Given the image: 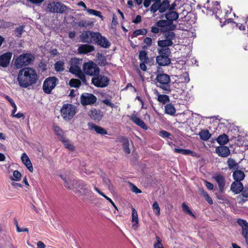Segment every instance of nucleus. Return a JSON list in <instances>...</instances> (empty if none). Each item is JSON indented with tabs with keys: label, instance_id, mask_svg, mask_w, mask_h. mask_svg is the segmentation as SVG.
<instances>
[{
	"label": "nucleus",
	"instance_id": "61",
	"mask_svg": "<svg viewBox=\"0 0 248 248\" xmlns=\"http://www.w3.org/2000/svg\"><path fill=\"white\" fill-rule=\"evenodd\" d=\"M91 23L89 21H81L78 22V26L79 27H86L90 25Z\"/></svg>",
	"mask_w": 248,
	"mask_h": 248
},
{
	"label": "nucleus",
	"instance_id": "36",
	"mask_svg": "<svg viewBox=\"0 0 248 248\" xmlns=\"http://www.w3.org/2000/svg\"><path fill=\"white\" fill-rule=\"evenodd\" d=\"M166 113L170 115H174L176 112V110L174 106L171 104H168L165 107Z\"/></svg>",
	"mask_w": 248,
	"mask_h": 248
},
{
	"label": "nucleus",
	"instance_id": "35",
	"mask_svg": "<svg viewBox=\"0 0 248 248\" xmlns=\"http://www.w3.org/2000/svg\"><path fill=\"white\" fill-rule=\"evenodd\" d=\"M174 151L175 153L181 154L184 155H191L192 156H194L195 154V153L193 152L188 149L174 148Z\"/></svg>",
	"mask_w": 248,
	"mask_h": 248
},
{
	"label": "nucleus",
	"instance_id": "59",
	"mask_svg": "<svg viewBox=\"0 0 248 248\" xmlns=\"http://www.w3.org/2000/svg\"><path fill=\"white\" fill-rule=\"evenodd\" d=\"M102 102L108 106L111 107V108H116L117 106H115L114 104L111 102L109 99H105L102 101Z\"/></svg>",
	"mask_w": 248,
	"mask_h": 248
},
{
	"label": "nucleus",
	"instance_id": "8",
	"mask_svg": "<svg viewBox=\"0 0 248 248\" xmlns=\"http://www.w3.org/2000/svg\"><path fill=\"white\" fill-rule=\"evenodd\" d=\"M83 70L85 74L94 77L100 73L98 66L92 61L85 63L83 66Z\"/></svg>",
	"mask_w": 248,
	"mask_h": 248
},
{
	"label": "nucleus",
	"instance_id": "48",
	"mask_svg": "<svg viewBox=\"0 0 248 248\" xmlns=\"http://www.w3.org/2000/svg\"><path fill=\"white\" fill-rule=\"evenodd\" d=\"M147 33V31L145 29H141L135 30L133 34L132 37H137L140 35H146Z\"/></svg>",
	"mask_w": 248,
	"mask_h": 248
},
{
	"label": "nucleus",
	"instance_id": "50",
	"mask_svg": "<svg viewBox=\"0 0 248 248\" xmlns=\"http://www.w3.org/2000/svg\"><path fill=\"white\" fill-rule=\"evenodd\" d=\"M169 21L167 20H160L157 21L156 23V25L158 27H165L166 28L167 25H169Z\"/></svg>",
	"mask_w": 248,
	"mask_h": 248
},
{
	"label": "nucleus",
	"instance_id": "43",
	"mask_svg": "<svg viewBox=\"0 0 248 248\" xmlns=\"http://www.w3.org/2000/svg\"><path fill=\"white\" fill-rule=\"evenodd\" d=\"M139 59L143 62H147L149 59L147 57V54L146 51L142 50L139 53Z\"/></svg>",
	"mask_w": 248,
	"mask_h": 248
},
{
	"label": "nucleus",
	"instance_id": "33",
	"mask_svg": "<svg viewBox=\"0 0 248 248\" xmlns=\"http://www.w3.org/2000/svg\"><path fill=\"white\" fill-rule=\"evenodd\" d=\"M162 31L163 36L166 39L172 41V40L175 38V34L173 31H169L164 29Z\"/></svg>",
	"mask_w": 248,
	"mask_h": 248
},
{
	"label": "nucleus",
	"instance_id": "13",
	"mask_svg": "<svg viewBox=\"0 0 248 248\" xmlns=\"http://www.w3.org/2000/svg\"><path fill=\"white\" fill-rule=\"evenodd\" d=\"M12 56V53L8 52L0 56V65L3 67H6L9 64Z\"/></svg>",
	"mask_w": 248,
	"mask_h": 248
},
{
	"label": "nucleus",
	"instance_id": "57",
	"mask_svg": "<svg viewBox=\"0 0 248 248\" xmlns=\"http://www.w3.org/2000/svg\"><path fill=\"white\" fill-rule=\"evenodd\" d=\"M160 137L164 138H168L171 139L170 136L171 134L165 130H161L159 132L158 134Z\"/></svg>",
	"mask_w": 248,
	"mask_h": 248
},
{
	"label": "nucleus",
	"instance_id": "22",
	"mask_svg": "<svg viewBox=\"0 0 248 248\" xmlns=\"http://www.w3.org/2000/svg\"><path fill=\"white\" fill-rule=\"evenodd\" d=\"M89 115L91 118L95 121H100L103 117L101 111L96 109L91 110Z\"/></svg>",
	"mask_w": 248,
	"mask_h": 248
},
{
	"label": "nucleus",
	"instance_id": "62",
	"mask_svg": "<svg viewBox=\"0 0 248 248\" xmlns=\"http://www.w3.org/2000/svg\"><path fill=\"white\" fill-rule=\"evenodd\" d=\"M15 31L16 33H17L16 36L20 37L23 31V27L19 26L18 28H16L15 30Z\"/></svg>",
	"mask_w": 248,
	"mask_h": 248
},
{
	"label": "nucleus",
	"instance_id": "42",
	"mask_svg": "<svg viewBox=\"0 0 248 248\" xmlns=\"http://www.w3.org/2000/svg\"><path fill=\"white\" fill-rule=\"evenodd\" d=\"M55 69L57 72H62L64 70V62L58 61L54 64Z\"/></svg>",
	"mask_w": 248,
	"mask_h": 248
},
{
	"label": "nucleus",
	"instance_id": "6",
	"mask_svg": "<svg viewBox=\"0 0 248 248\" xmlns=\"http://www.w3.org/2000/svg\"><path fill=\"white\" fill-rule=\"evenodd\" d=\"M110 80L106 76L102 75H96L92 79V83L96 87L105 88L109 83Z\"/></svg>",
	"mask_w": 248,
	"mask_h": 248
},
{
	"label": "nucleus",
	"instance_id": "46",
	"mask_svg": "<svg viewBox=\"0 0 248 248\" xmlns=\"http://www.w3.org/2000/svg\"><path fill=\"white\" fill-rule=\"evenodd\" d=\"M153 1L154 2L150 7V10L152 13L155 14L157 10L159 11V1L158 0Z\"/></svg>",
	"mask_w": 248,
	"mask_h": 248
},
{
	"label": "nucleus",
	"instance_id": "15",
	"mask_svg": "<svg viewBox=\"0 0 248 248\" xmlns=\"http://www.w3.org/2000/svg\"><path fill=\"white\" fill-rule=\"evenodd\" d=\"M216 152L218 156L226 157L230 154V151L228 147L225 146H219L216 148Z\"/></svg>",
	"mask_w": 248,
	"mask_h": 248
},
{
	"label": "nucleus",
	"instance_id": "25",
	"mask_svg": "<svg viewBox=\"0 0 248 248\" xmlns=\"http://www.w3.org/2000/svg\"><path fill=\"white\" fill-rule=\"evenodd\" d=\"M165 17L170 22L177 20L179 17V14L175 11H170L165 15Z\"/></svg>",
	"mask_w": 248,
	"mask_h": 248
},
{
	"label": "nucleus",
	"instance_id": "10",
	"mask_svg": "<svg viewBox=\"0 0 248 248\" xmlns=\"http://www.w3.org/2000/svg\"><path fill=\"white\" fill-rule=\"evenodd\" d=\"M96 97L90 93H83L80 96V102L83 106L93 104L96 102Z\"/></svg>",
	"mask_w": 248,
	"mask_h": 248
},
{
	"label": "nucleus",
	"instance_id": "17",
	"mask_svg": "<svg viewBox=\"0 0 248 248\" xmlns=\"http://www.w3.org/2000/svg\"><path fill=\"white\" fill-rule=\"evenodd\" d=\"M244 189L243 184L241 182L234 181L231 186V190L235 194H239Z\"/></svg>",
	"mask_w": 248,
	"mask_h": 248
},
{
	"label": "nucleus",
	"instance_id": "9",
	"mask_svg": "<svg viewBox=\"0 0 248 248\" xmlns=\"http://www.w3.org/2000/svg\"><path fill=\"white\" fill-rule=\"evenodd\" d=\"M58 79L55 77L47 78L43 83V89L44 92L47 94L51 93V91L55 87Z\"/></svg>",
	"mask_w": 248,
	"mask_h": 248
},
{
	"label": "nucleus",
	"instance_id": "27",
	"mask_svg": "<svg viewBox=\"0 0 248 248\" xmlns=\"http://www.w3.org/2000/svg\"><path fill=\"white\" fill-rule=\"evenodd\" d=\"M241 193V194L239 195L237 199L240 200L239 203H244L246 202L247 198H248V187L244 188Z\"/></svg>",
	"mask_w": 248,
	"mask_h": 248
},
{
	"label": "nucleus",
	"instance_id": "56",
	"mask_svg": "<svg viewBox=\"0 0 248 248\" xmlns=\"http://www.w3.org/2000/svg\"><path fill=\"white\" fill-rule=\"evenodd\" d=\"M13 177L14 178L11 179L12 180L19 181L21 177V174L18 170H15L13 172Z\"/></svg>",
	"mask_w": 248,
	"mask_h": 248
},
{
	"label": "nucleus",
	"instance_id": "29",
	"mask_svg": "<svg viewBox=\"0 0 248 248\" xmlns=\"http://www.w3.org/2000/svg\"><path fill=\"white\" fill-rule=\"evenodd\" d=\"M96 44L103 48H107L110 46L111 43L105 37L101 36V38L99 39V42Z\"/></svg>",
	"mask_w": 248,
	"mask_h": 248
},
{
	"label": "nucleus",
	"instance_id": "5",
	"mask_svg": "<svg viewBox=\"0 0 248 248\" xmlns=\"http://www.w3.org/2000/svg\"><path fill=\"white\" fill-rule=\"evenodd\" d=\"M47 9L52 13H65L68 7L63 3L58 1H53L48 4Z\"/></svg>",
	"mask_w": 248,
	"mask_h": 248
},
{
	"label": "nucleus",
	"instance_id": "23",
	"mask_svg": "<svg viewBox=\"0 0 248 248\" xmlns=\"http://www.w3.org/2000/svg\"><path fill=\"white\" fill-rule=\"evenodd\" d=\"M232 176L235 181L241 182L244 179L245 174L243 171L237 169L233 171Z\"/></svg>",
	"mask_w": 248,
	"mask_h": 248
},
{
	"label": "nucleus",
	"instance_id": "47",
	"mask_svg": "<svg viewBox=\"0 0 248 248\" xmlns=\"http://www.w3.org/2000/svg\"><path fill=\"white\" fill-rule=\"evenodd\" d=\"M152 208L154 214L156 216H159L160 215V208L157 202H154L152 205Z\"/></svg>",
	"mask_w": 248,
	"mask_h": 248
},
{
	"label": "nucleus",
	"instance_id": "44",
	"mask_svg": "<svg viewBox=\"0 0 248 248\" xmlns=\"http://www.w3.org/2000/svg\"><path fill=\"white\" fill-rule=\"evenodd\" d=\"M159 56H168L169 57L170 54V50L169 48H163L158 50Z\"/></svg>",
	"mask_w": 248,
	"mask_h": 248
},
{
	"label": "nucleus",
	"instance_id": "2",
	"mask_svg": "<svg viewBox=\"0 0 248 248\" xmlns=\"http://www.w3.org/2000/svg\"><path fill=\"white\" fill-rule=\"evenodd\" d=\"M75 184L77 185L76 189L74 190V192L78 197H82V199L84 201L89 200L92 198L93 192L87 184L80 180Z\"/></svg>",
	"mask_w": 248,
	"mask_h": 248
},
{
	"label": "nucleus",
	"instance_id": "3",
	"mask_svg": "<svg viewBox=\"0 0 248 248\" xmlns=\"http://www.w3.org/2000/svg\"><path fill=\"white\" fill-rule=\"evenodd\" d=\"M35 60L34 56L29 53L20 55L15 61V66L17 68H21L30 65Z\"/></svg>",
	"mask_w": 248,
	"mask_h": 248
},
{
	"label": "nucleus",
	"instance_id": "37",
	"mask_svg": "<svg viewBox=\"0 0 248 248\" xmlns=\"http://www.w3.org/2000/svg\"><path fill=\"white\" fill-rule=\"evenodd\" d=\"M101 34L98 32H93L91 31V43L97 44L99 42V39L101 38Z\"/></svg>",
	"mask_w": 248,
	"mask_h": 248
},
{
	"label": "nucleus",
	"instance_id": "58",
	"mask_svg": "<svg viewBox=\"0 0 248 248\" xmlns=\"http://www.w3.org/2000/svg\"><path fill=\"white\" fill-rule=\"evenodd\" d=\"M75 75H76L77 77L80 78V79H81L83 82L86 83V77L84 73L82 72V71H79V72L75 74Z\"/></svg>",
	"mask_w": 248,
	"mask_h": 248
},
{
	"label": "nucleus",
	"instance_id": "28",
	"mask_svg": "<svg viewBox=\"0 0 248 248\" xmlns=\"http://www.w3.org/2000/svg\"><path fill=\"white\" fill-rule=\"evenodd\" d=\"M81 39L82 42L91 43V31H84L81 35Z\"/></svg>",
	"mask_w": 248,
	"mask_h": 248
},
{
	"label": "nucleus",
	"instance_id": "40",
	"mask_svg": "<svg viewBox=\"0 0 248 248\" xmlns=\"http://www.w3.org/2000/svg\"><path fill=\"white\" fill-rule=\"evenodd\" d=\"M123 143V148L124 152L127 154H129L130 153V149H129V140L127 138H124L122 140Z\"/></svg>",
	"mask_w": 248,
	"mask_h": 248
},
{
	"label": "nucleus",
	"instance_id": "16",
	"mask_svg": "<svg viewBox=\"0 0 248 248\" xmlns=\"http://www.w3.org/2000/svg\"><path fill=\"white\" fill-rule=\"evenodd\" d=\"M64 183V186L68 189L74 190L76 189L75 183L79 180L75 179L74 178H68L67 179L62 178Z\"/></svg>",
	"mask_w": 248,
	"mask_h": 248
},
{
	"label": "nucleus",
	"instance_id": "7",
	"mask_svg": "<svg viewBox=\"0 0 248 248\" xmlns=\"http://www.w3.org/2000/svg\"><path fill=\"white\" fill-rule=\"evenodd\" d=\"M62 118L65 120L71 119L76 113L75 107L71 104H65L61 109Z\"/></svg>",
	"mask_w": 248,
	"mask_h": 248
},
{
	"label": "nucleus",
	"instance_id": "4",
	"mask_svg": "<svg viewBox=\"0 0 248 248\" xmlns=\"http://www.w3.org/2000/svg\"><path fill=\"white\" fill-rule=\"evenodd\" d=\"M156 86L165 91L166 93L170 92V76L166 74H158L155 78Z\"/></svg>",
	"mask_w": 248,
	"mask_h": 248
},
{
	"label": "nucleus",
	"instance_id": "63",
	"mask_svg": "<svg viewBox=\"0 0 248 248\" xmlns=\"http://www.w3.org/2000/svg\"><path fill=\"white\" fill-rule=\"evenodd\" d=\"M131 190L132 192H135L136 194L140 193L141 191L136 186L133 184H131Z\"/></svg>",
	"mask_w": 248,
	"mask_h": 248
},
{
	"label": "nucleus",
	"instance_id": "31",
	"mask_svg": "<svg viewBox=\"0 0 248 248\" xmlns=\"http://www.w3.org/2000/svg\"><path fill=\"white\" fill-rule=\"evenodd\" d=\"M227 164L229 169L231 170H236L238 169V164L233 158H229L227 162Z\"/></svg>",
	"mask_w": 248,
	"mask_h": 248
},
{
	"label": "nucleus",
	"instance_id": "49",
	"mask_svg": "<svg viewBox=\"0 0 248 248\" xmlns=\"http://www.w3.org/2000/svg\"><path fill=\"white\" fill-rule=\"evenodd\" d=\"M87 12L89 15H94L103 18V16L101 15V12L92 9H87Z\"/></svg>",
	"mask_w": 248,
	"mask_h": 248
},
{
	"label": "nucleus",
	"instance_id": "64",
	"mask_svg": "<svg viewBox=\"0 0 248 248\" xmlns=\"http://www.w3.org/2000/svg\"><path fill=\"white\" fill-rule=\"evenodd\" d=\"M144 43L147 44L148 46H150L152 43V40L150 37H146L144 39Z\"/></svg>",
	"mask_w": 248,
	"mask_h": 248
},
{
	"label": "nucleus",
	"instance_id": "11",
	"mask_svg": "<svg viewBox=\"0 0 248 248\" xmlns=\"http://www.w3.org/2000/svg\"><path fill=\"white\" fill-rule=\"evenodd\" d=\"M237 223L242 227V235L245 238L246 242L248 245V223L246 220L241 218L237 219Z\"/></svg>",
	"mask_w": 248,
	"mask_h": 248
},
{
	"label": "nucleus",
	"instance_id": "55",
	"mask_svg": "<svg viewBox=\"0 0 248 248\" xmlns=\"http://www.w3.org/2000/svg\"><path fill=\"white\" fill-rule=\"evenodd\" d=\"M180 78L181 79L182 82L188 83L190 81L189 75L186 72L184 73L181 76Z\"/></svg>",
	"mask_w": 248,
	"mask_h": 248
},
{
	"label": "nucleus",
	"instance_id": "51",
	"mask_svg": "<svg viewBox=\"0 0 248 248\" xmlns=\"http://www.w3.org/2000/svg\"><path fill=\"white\" fill-rule=\"evenodd\" d=\"M167 27L164 29L169 31H172L176 29V25L173 24L172 22H170Z\"/></svg>",
	"mask_w": 248,
	"mask_h": 248
},
{
	"label": "nucleus",
	"instance_id": "12",
	"mask_svg": "<svg viewBox=\"0 0 248 248\" xmlns=\"http://www.w3.org/2000/svg\"><path fill=\"white\" fill-rule=\"evenodd\" d=\"M81 61L77 58L72 59L70 61V67L69 72L73 74H75L81 71L79 65L80 64Z\"/></svg>",
	"mask_w": 248,
	"mask_h": 248
},
{
	"label": "nucleus",
	"instance_id": "1",
	"mask_svg": "<svg viewBox=\"0 0 248 248\" xmlns=\"http://www.w3.org/2000/svg\"><path fill=\"white\" fill-rule=\"evenodd\" d=\"M38 76L32 67H24L18 72L17 81L20 87L27 88L36 83Z\"/></svg>",
	"mask_w": 248,
	"mask_h": 248
},
{
	"label": "nucleus",
	"instance_id": "26",
	"mask_svg": "<svg viewBox=\"0 0 248 248\" xmlns=\"http://www.w3.org/2000/svg\"><path fill=\"white\" fill-rule=\"evenodd\" d=\"M132 222L134 223L132 225L133 228L136 229L138 228L139 218L137 212L134 208H132Z\"/></svg>",
	"mask_w": 248,
	"mask_h": 248
},
{
	"label": "nucleus",
	"instance_id": "24",
	"mask_svg": "<svg viewBox=\"0 0 248 248\" xmlns=\"http://www.w3.org/2000/svg\"><path fill=\"white\" fill-rule=\"evenodd\" d=\"M215 179L218 185L219 190L222 191L225 184L224 177L221 175L218 174L215 176Z\"/></svg>",
	"mask_w": 248,
	"mask_h": 248
},
{
	"label": "nucleus",
	"instance_id": "14",
	"mask_svg": "<svg viewBox=\"0 0 248 248\" xmlns=\"http://www.w3.org/2000/svg\"><path fill=\"white\" fill-rule=\"evenodd\" d=\"M94 46L89 44H81L78 47V51L79 54H85L94 50Z\"/></svg>",
	"mask_w": 248,
	"mask_h": 248
},
{
	"label": "nucleus",
	"instance_id": "60",
	"mask_svg": "<svg viewBox=\"0 0 248 248\" xmlns=\"http://www.w3.org/2000/svg\"><path fill=\"white\" fill-rule=\"evenodd\" d=\"M103 182L108 186L109 190L111 189L112 186L110 180L108 178L105 177H103Z\"/></svg>",
	"mask_w": 248,
	"mask_h": 248
},
{
	"label": "nucleus",
	"instance_id": "38",
	"mask_svg": "<svg viewBox=\"0 0 248 248\" xmlns=\"http://www.w3.org/2000/svg\"><path fill=\"white\" fill-rule=\"evenodd\" d=\"M54 130L60 140H63L64 137L62 130L58 126H54Z\"/></svg>",
	"mask_w": 248,
	"mask_h": 248
},
{
	"label": "nucleus",
	"instance_id": "54",
	"mask_svg": "<svg viewBox=\"0 0 248 248\" xmlns=\"http://www.w3.org/2000/svg\"><path fill=\"white\" fill-rule=\"evenodd\" d=\"M156 242L154 244V248H164L161 243V240L158 236H156Z\"/></svg>",
	"mask_w": 248,
	"mask_h": 248
},
{
	"label": "nucleus",
	"instance_id": "52",
	"mask_svg": "<svg viewBox=\"0 0 248 248\" xmlns=\"http://www.w3.org/2000/svg\"><path fill=\"white\" fill-rule=\"evenodd\" d=\"M182 206L185 212L193 216L194 217H195L194 215L192 213V211L189 209V207L185 203H183Z\"/></svg>",
	"mask_w": 248,
	"mask_h": 248
},
{
	"label": "nucleus",
	"instance_id": "21",
	"mask_svg": "<svg viewBox=\"0 0 248 248\" xmlns=\"http://www.w3.org/2000/svg\"><path fill=\"white\" fill-rule=\"evenodd\" d=\"M156 62L160 66H166L170 63V59L168 56H158L156 58Z\"/></svg>",
	"mask_w": 248,
	"mask_h": 248
},
{
	"label": "nucleus",
	"instance_id": "20",
	"mask_svg": "<svg viewBox=\"0 0 248 248\" xmlns=\"http://www.w3.org/2000/svg\"><path fill=\"white\" fill-rule=\"evenodd\" d=\"M88 126L90 129H93L98 134L103 135L108 134V132L105 129L95 124L89 123H88Z\"/></svg>",
	"mask_w": 248,
	"mask_h": 248
},
{
	"label": "nucleus",
	"instance_id": "45",
	"mask_svg": "<svg viewBox=\"0 0 248 248\" xmlns=\"http://www.w3.org/2000/svg\"><path fill=\"white\" fill-rule=\"evenodd\" d=\"M69 85L71 87L78 88L81 85V82L79 79L72 78L69 81Z\"/></svg>",
	"mask_w": 248,
	"mask_h": 248
},
{
	"label": "nucleus",
	"instance_id": "41",
	"mask_svg": "<svg viewBox=\"0 0 248 248\" xmlns=\"http://www.w3.org/2000/svg\"><path fill=\"white\" fill-rule=\"evenodd\" d=\"M156 93L158 95L157 100L163 104H166L167 102H170V99L168 95L166 94H159L156 91Z\"/></svg>",
	"mask_w": 248,
	"mask_h": 248
},
{
	"label": "nucleus",
	"instance_id": "34",
	"mask_svg": "<svg viewBox=\"0 0 248 248\" xmlns=\"http://www.w3.org/2000/svg\"><path fill=\"white\" fill-rule=\"evenodd\" d=\"M199 135L201 139L204 141H207L208 140L211 136L209 131L205 129L201 130L199 133Z\"/></svg>",
	"mask_w": 248,
	"mask_h": 248
},
{
	"label": "nucleus",
	"instance_id": "39",
	"mask_svg": "<svg viewBox=\"0 0 248 248\" xmlns=\"http://www.w3.org/2000/svg\"><path fill=\"white\" fill-rule=\"evenodd\" d=\"M217 141L220 145H224L229 141V138L227 135L223 134L217 138Z\"/></svg>",
	"mask_w": 248,
	"mask_h": 248
},
{
	"label": "nucleus",
	"instance_id": "53",
	"mask_svg": "<svg viewBox=\"0 0 248 248\" xmlns=\"http://www.w3.org/2000/svg\"><path fill=\"white\" fill-rule=\"evenodd\" d=\"M61 141L64 143V145L66 148H68L71 151L74 150V146L70 143L69 140H66L65 138L63 140Z\"/></svg>",
	"mask_w": 248,
	"mask_h": 248
},
{
	"label": "nucleus",
	"instance_id": "19",
	"mask_svg": "<svg viewBox=\"0 0 248 248\" xmlns=\"http://www.w3.org/2000/svg\"><path fill=\"white\" fill-rule=\"evenodd\" d=\"M22 163L27 167L29 170L32 172L33 171V168L32 165V163L26 153H23L21 157Z\"/></svg>",
	"mask_w": 248,
	"mask_h": 248
},
{
	"label": "nucleus",
	"instance_id": "32",
	"mask_svg": "<svg viewBox=\"0 0 248 248\" xmlns=\"http://www.w3.org/2000/svg\"><path fill=\"white\" fill-rule=\"evenodd\" d=\"M157 45L160 47L167 48V47L171 46L173 45V42L172 41L165 39L164 40H158L157 41Z\"/></svg>",
	"mask_w": 248,
	"mask_h": 248
},
{
	"label": "nucleus",
	"instance_id": "18",
	"mask_svg": "<svg viewBox=\"0 0 248 248\" xmlns=\"http://www.w3.org/2000/svg\"><path fill=\"white\" fill-rule=\"evenodd\" d=\"M129 118L133 122L143 129L147 130L148 129V126L146 125L144 122L140 118L138 117L135 114H132L129 116Z\"/></svg>",
	"mask_w": 248,
	"mask_h": 248
},
{
	"label": "nucleus",
	"instance_id": "30",
	"mask_svg": "<svg viewBox=\"0 0 248 248\" xmlns=\"http://www.w3.org/2000/svg\"><path fill=\"white\" fill-rule=\"evenodd\" d=\"M159 12L160 13L165 12L170 7V2L168 0H164L162 2L159 1Z\"/></svg>",
	"mask_w": 248,
	"mask_h": 248
}]
</instances>
